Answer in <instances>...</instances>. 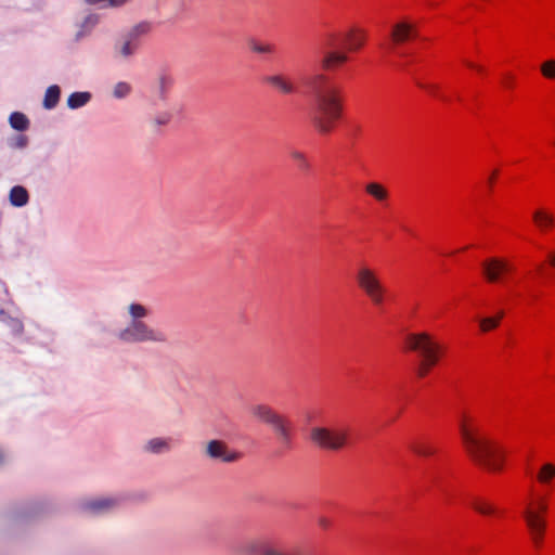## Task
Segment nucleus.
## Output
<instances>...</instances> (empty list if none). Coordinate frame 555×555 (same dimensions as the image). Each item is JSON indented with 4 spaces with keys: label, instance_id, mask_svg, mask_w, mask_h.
I'll use <instances>...</instances> for the list:
<instances>
[{
    "label": "nucleus",
    "instance_id": "obj_23",
    "mask_svg": "<svg viewBox=\"0 0 555 555\" xmlns=\"http://www.w3.org/2000/svg\"><path fill=\"white\" fill-rule=\"evenodd\" d=\"M60 93L61 90L59 86L54 85L49 87L43 100L44 107L48 109L55 107L60 100Z\"/></svg>",
    "mask_w": 555,
    "mask_h": 555
},
{
    "label": "nucleus",
    "instance_id": "obj_2",
    "mask_svg": "<svg viewBox=\"0 0 555 555\" xmlns=\"http://www.w3.org/2000/svg\"><path fill=\"white\" fill-rule=\"evenodd\" d=\"M309 86L311 90V121L320 133H331L343 116L341 90L323 74L314 75Z\"/></svg>",
    "mask_w": 555,
    "mask_h": 555
},
{
    "label": "nucleus",
    "instance_id": "obj_45",
    "mask_svg": "<svg viewBox=\"0 0 555 555\" xmlns=\"http://www.w3.org/2000/svg\"><path fill=\"white\" fill-rule=\"evenodd\" d=\"M81 36H82V34H81V33H78V34H77V39H79Z\"/></svg>",
    "mask_w": 555,
    "mask_h": 555
},
{
    "label": "nucleus",
    "instance_id": "obj_5",
    "mask_svg": "<svg viewBox=\"0 0 555 555\" xmlns=\"http://www.w3.org/2000/svg\"><path fill=\"white\" fill-rule=\"evenodd\" d=\"M547 494L530 493L524 502L521 516L535 547H541L546 532Z\"/></svg>",
    "mask_w": 555,
    "mask_h": 555
},
{
    "label": "nucleus",
    "instance_id": "obj_40",
    "mask_svg": "<svg viewBox=\"0 0 555 555\" xmlns=\"http://www.w3.org/2000/svg\"><path fill=\"white\" fill-rule=\"evenodd\" d=\"M318 524L323 529H328L330 526H331V521L326 517H320L319 520H318Z\"/></svg>",
    "mask_w": 555,
    "mask_h": 555
},
{
    "label": "nucleus",
    "instance_id": "obj_39",
    "mask_svg": "<svg viewBox=\"0 0 555 555\" xmlns=\"http://www.w3.org/2000/svg\"><path fill=\"white\" fill-rule=\"evenodd\" d=\"M514 82H515V78H514L513 75H506L504 77L503 83L505 85V87L513 88L514 87Z\"/></svg>",
    "mask_w": 555,
    "mask_h": 555
},
{
    "label": "nucleus",
    "instance_id": "obj_27",
    "mask_svg": "<svg viewBox=\"0 0 555 555\" xmlns=\"http://www.w3.org/2000/svg\"><path fill=\"white\" fill-rule=\"evenodd\" d=\"M248 46L253 52L258 54H272L275 50L273 44L261 42L256 39L249 40Z\"/></svg>",
    "mask_w": 555,
    "mask_h": 555
},
{
    "label": "nucleus",
    "instance_id": "obj_11",
    "mask_svg": "<svg viewBox=\"0 0 555 555\" xmlns=\"http://www.w3.org/2000/svg\"><path fill=\"white\" fill-rule=\"evenodd\" d=\"M417 36L416 26L408 20H401L392 25L390 31L391 42L386 46L389 52H392L396 46L401 44Z\"/></svg>",
    "mask_w": 555,
    "mask_h": 555
},
{
    "label": "nucleus",
    "instance_id": "obj_37",
    "mask_svg": "<svg viewBox=\"0 0 555 555\" xmlns=\"http://www.w3.org/2000/svg\"><path fill=\"white\" fill-rule=\"evenodd\" d=\"M171 114L170 113H160L158 114L155 119H154V122L158 126H165V125H168L171 120Z\"/></svg>",
    "mask_w": 555,
    "mask_h": 555
},
{
    "label": "nucleus",
    "instance_id": "obj_7",
    "mask_svg": "<svg viewBox=\"0 0 555 555\" xmlns=\"http://www.w3.org/2000/svg\"><path fill=\"white\" fill-rule=\"evenodd\" d=\"M119 338L126 343L166 344L169 340L168 334L164 330L152 327L142 320L132 321L119 333Z\"/></svg>",
    "mask_w": 555,
    "mask_h": 555
},
{
    "label": "nucleus",
    "instance_id": "obj_12",
    "mask_svg": "<svg viewBox=\"0 0 555 555\" xmlns=\"http://www.w3.org/2000/svg\"><path fill=\"white\" fill-rule=\"evenodd\" d=\"M266 81L282 94H292L297 91V85L294 79L285 74H275L268 76Z\"/></svg>",
    "mask_w": 555,
    "mask_h": 555
},
{
    "label": "nucleus",
    "instance_id": "obj_26",
    "mask_svg": "<svg viewBox=\"0 0 555 555\" xmlns=\"http://www.w3.org/2000/svg\"><path fill=\"white\" fill-rule=\"evenodd\" d=\"M412 451L420 456H431L436 453V448L426 441H417L411 446Z\"/></svg>",
    "mask_w": 555,
    "mask_h": 555
},
{
    "label": "nucleus",
    "instance_id": "obj_4",
    "mask_svg": "<svg viewBox=\"0 0 555 555\" xmlns=\"http://www.w3.org/2000/svg\"><path fill=\"white\" fill-rule=\"evenodd\" d=\"M404 344L406 350L416 352L421 358L415 371L418 378L426 377L443 353L442 345L427 332L408 334Z\"/></svg>",
    "mask_w": 555,
    "mask_h": 555
},
{
    "label": "nucleus",
    "instance_id": "obj_6",
    "mask_svg": "<svg viewBox=\"0 0 555 555\" xmlns=\"http://www.w3.org/2000/svg\"><path fill=\"white\" fill-rule=\"evenodd\" d=\"M354 279L358 287L373 306L380 308L385 304L388 289L376 269L369 264H360L356 271Z\"/></svg>",
    "mask_w": 555,
    "mask_h": 555
},
{
    "label": "nucleus",
    "instance_id": "obj_31",
    "mask_svg": "<svg viewBox=\"0 0 555 555\" xmlns=\"http://www.w3.org/2000/svg\"><path fill=\"white\" fill-rule=\"evenodd\" d=\"M129 314L131 315L132 321L142 320L149 315V310L140 304H131L129 306Z\"/></svg>",
    "mask_w": 555,
    "mask_h": 555
},
{
    "label": "nucleus",
    "instance_id": "obj_47",
    "mask_svg": "<svg viewBox=\"0 0 555 555\" xmlns=\"http://www.w3.org/2000/svg\"><path fill=\"white\" fill-rule=\"evenodd\" d=\"M554 145H555V139H554Z\"/></svg>",
    "mask_w": 555,
    "mask_h": 555
},
{
    "label": "nucleus",
    "instance_id": "obj_42",
    "mask_svg": "<svg viewBox=\"0 0 555 555\" xmlns=\"http://www.w3.org/2000/svg\"><path fill=\"white\" fill-rule=\"evenodd\" d=\"M499 171L498 170H493L491 176L489 177L488 181H489V184L492 185L495 181V178L498 176Z\"/></svg>",
    "mask_w": 555,
    "mask_h": 555
},
{
    "label": "nucleus",
    "instance_id": "obj_32",
    "mask_svg": "<svg viewBox=\"0 0 555 555\" xmlns=\"http://www.w3.org/2000/svg\"><path fill=\"white\" fill-rule=\"evenodd\" d=\"M151 30V25L149 23H140L131 28L127 35L133 38L134 40L140 41V37L146 35Z\"/></svg>",
    "mask_w": 555,
    "mask_h": 555
},
{
    "label": "nucleus",
    "instance_id": "obj_25",
    "mask_svg": "<svg viewBox=\"0 0 555 555\" xmlns=\"http://www.w3.org/2000/svg\"><path fill=\"white\" fill-rule=\"evenodd\" d=\"M91 99L89 92H74L69 95L67 104L70 108L75 109L86 105Z\"/></svg>",
    "mask_w": 555,
    "mask_h": 555
},
{
    "label": "nucleus",
    "instance_id": "obj_43",
    "mask_svg": "<svg viewBox=\"0 0 555 555\" xmlns=\"http://www.w3.org/2000/svg\"><path fill=\"white\" fill-rule=\"evenodd\" d=\"M25 145H26V138L20 137L18 138V142H17V146L24 147Z\"/></svg>",
    "mask_w": 555,
    "mask_h": 555
},
{
    "label": "nucleus",
    "instance_id": "obj_1",
    "mask_svg": "<svg viewBox=\"0 0 555 555\" xmlns=\"http://www.w3.org/2000/svg\"><path fill=\"white\" fill-rule=\"evenodd\" d=\"M459 431L466 453L478 466L492 473L502 470L505 451L499 442L485 434L475 416L462 414L459 420Z\"/></svg>",
    "mask_w": 555,
    "mask_h": 555
},
{
    "label": "nucleus",
    "instance_id": "obj_10",
    "mask_svg": "<svg viewBox=\"0 0 555 555\" xmlns=\"http://www.w3.org/2000/svg\"><path fill=\"white\" fill-rule=\"evenodd\" d=\"M204 454L212 461L234 463L242 457V453L231 449L223 440L212 439L205 443Z\"/></svg>",
    "mask_w": 555,
    "mask_h": 555
},
{
    "label": "nucleus",
    "instance_id": "obj_9",
    "mask_svg": "<svg viewBox=\"0 0 555 555\" xmlns=\"http://www.w3.org/2000/svg\"><path fill=\"white\" fill-rule=\"evenodd\" d=\"M481 272L489 283H505L514 272V267L505 258L491 257L482 261Z\"/></svg>",
    "mask_w": 555,
    "mask_h": 555
},
{
    "label": "nucleus",
    "instance_id": "obj_18",
    "mask_svg": "<svg viewBox=\"0 0 555 555\" xmlns=\"http://www.w3.org/2000/svg\"><path fill=\"white\" fill-rule=\"evenodd\" d=\"M250 411L256 418L269 425H271L280 415L267 404H256L251 406Z\"/></svg>",
    "mask_w": 555,
    "mask_h": 555
},
{
    "label": "nucleus",
    "instance_id": "obj_13",
    "mask_svg": "<svg viewBox=\"0 0 555 555\" xmlns=\"http://www.w3.org/2000/svg\"><path fill=\"white\" fill-rule=\"evenodd\" d=\"M278 440L282 447L288 449L292 443V423L284 416L279 415L271 424Z\"/></svg>",
    "mask_w": 555,
    "mask_h": 555
},
{
    "label": "nucleus",
    "instance_id": "obj_29",
    "mask_svg": "<svg viewBox=\"0 0 555 555\" xmlns=\"http://www.w3.org/2000/svg\"><path fill=\"white\" fill-rule=\"evenodd\" d=\"M503 318V312H500L495 317L483 318L479 321V326L482 332H489L499 326L501 319Z\"/></svg>",
    "mask_w": 555,
    "mask_h": 555
},
{
    "label": "nucleus",
    "instance_id": "obj_46",
    "mask_svg": "<svg viewBox=\"0 0 555 555\" xmlns=\"http://www.w3.org/2000/svg\"><path fill=\"white\" fill-rule=\"evenodd\" d=\"M2 459H3V455H2V453L0 452V463L2 462Z\"/></svg>",
    "mask_w": 555,
    "mask_h": 555
},
{
    "label": "nucleus",
    "instance_id": "obj_36",
    "mask_svg": "<svg viewBox=\"0 0 555 555\" xmlns=\"http://www.w3.org/2000/svg\"><path fill=\"white\" fill-rule=\"evenodd\" d=\"M417 86L428 92L430 95L439 98L441 100H446L439 92V86L435 83H424V82H417Z\"/></svg>",
    "mask_w": 555,
    "mask_h": 555
},
{
    "label": "nucleus",
    "instance_id": "obj_3",
    "mask_svg": "<svg viewBox=\"0 0 555 555\" xmlns=\"http://www.w3.org/2000/svg\"><path fill=\"white\" fill-rule=\"evenodd\" d=\"M366 31L351 28L343 35L330 34L325 38L321 66L324 70H333L348 62V52L359 51L366 41Z\"/></svg>",
    "mask_w": 555,
    "mask_h": 555
},
{
    "label": "nucleus",
    "instance_id": "obj_22",
    "mask_svg": "<svg viewBox=\"0 0 555 555\" xmlns=\"http://www.w3.org/2000/svg\"><path fill=\"white\" fill-rule=\"evenodd\" d=\"M29 195L24 186L16 185L10 191V202L13 206L22 207L28 203Z\"/></svg>",
    "mask_w": 555,
    "mask_h": 555
},
{
    "label": "nucleus",
    "instance_id": "obj_20",
    "mask_svg": "<svg viewBox=\"0 0 555 555\" xmlns=\"http://www.w3.org/2000/svg\"><path fill=\"white\" fill-rule=\"evenodd\" d=\"M171 450V439L170 438H153L149 440L144 446V451L160 454L166 453Z\"/></svg>",
    "mask_w": 555,
    "mask_h": 555
},
{
    "label": "nucleus",
    "instance_id": "obj_34",
    "mask_svg": "<svg viewBox=\"0 0 555 555\" xmlns=\"http://www.w3.org/2000/svg\"><path fill=\"white\" fill-rule=\"evenodd\" d=\"M131 92V86L127 82H118L114 88V96L117 99L126 98Z\"/></svg>",
    "mask_w": 555,
    "mask_h": 555
},
{
    "label": "nucleus",
    "instance_id": "obj_35",
    "mask_svg": "<svg viewBox=\"0 0 555 555\" xmlns=\"http://www.w3.org/2000/svg\"><path fill=\"white\" fill-rule=\"evenodd\" d=\"M89 4H101L102 7H121L129 0H86Z\"/></svg>",
    "mask_w": 555,
    "mask_h": 555
},
{
    "label": "nucleus",
    "instance_id": "obj_28",
    "mask_svg": "<svg viewBox=\"0 0 555 555\" xmlns=\"http://www.w3.org/2000/svg\"><path fill=\"white\" fill-rule=\"evenodd\" d=\"M10 124L12 128L20 131L26 130L29 126L27 117L18 112H15L10 116Z\"/></svg>",
    "mask_w": 555,
    "mask_h": 555
},
{
    "label": "nucleus",
    "instance_id": "obj_44",
    "mask_svg": "<svg viewBox=\"0 0 555 555\" xmlns=\"http://www.w3.org/2000/svg\"><path fill=\"white\" fill-rule=\"evenodd\" d=\"M550 262L553 267H555V251L550 256Z\"/></svg>",
    "mask_w": 555,
    "mask_h": 555
},
{
    "label": "nucleus",
    "instance_id": "obj_24",
    "mask_svg": "<svg viewBox=\"0 0 555 555\" xmlns=\"http://www.w3.org/2000/svg\"><path fill=\"white\" fill-rule=\"evenodd\" d=\"M172 85H173V80L171 77H169L167 75L159 76V78L157 80L156 89H157L158 96L162 101H165L167 99V94H168L169 90L171 89Z\"/></svg>",
    "mask_w": 555,
    "mask_h": 555
},
{
    "label": "nucleus",
    "instance_id": "obj_33",
    "mask_svg": "<svg viewBox=\"0 0 555 555\" xmlns=\"http://www.w3.org/2000/svg\"><path fill=\"white\" fill-rule=\"evenodd\" d=\"M291 157L296 162L299 169L308 170L310 168V164L304 153L295 150L291 152Z\"/></svg>",
    "mask_w": 555,
    "mask_h": 555
},
{
    "label": "nucleus",
    "instance_id": "obj_14",
    "mask_svg": "<svg viewBox=\"0 0 555 555\" xmlns=\"http://www.w3.org/2000/svg\"><path fill=\"white\" fill-rule=\"evenodd\" d=\"M532 221L541 233H546L555 227V216L546 208H538L532 212Z\"/></svg>",
    "mask_w": 555,
    "mask_h": 555
},
{
    "label": "nucleus",
    "instance_id": "obj_17",
    "mask_svg": "<svg viewBox=\"0 0 555 555\" xmlns=\"http://www.w3.org/2000/svg\"><path fill=\"white\" fill-rule=\"evenodd\" d=\"M118 500L114 498H99L94 500H90L83 503V508L94 513L100 514L107 511L113 509L117 506Z\"/></svg>",
    "mask_w": 555,
    "mask_h": 555
},
{
    "label": "nucleus",
    "instance_id": "obj_15",
    "mask_svg": "<svg viewBox=\"0 0 555 555\" xmlns=\"http://www.w3.org/2000/svg\"><path fill=\"white\" fill-rule=\"evenodd\" d=\"M470 507L482 516H498L501 511L489 499L480 495H475L469 501Z\"/></svg>",
    "mask_w": 555,
    "mask_h": 555
},
{
    "label": "nucleus",
    "instance_id": "obj_30",
    "mask_svg": "<svg viewBox=\"0 0 555 555\" xmlns=\"http://www.w3.org/2000/svg\"><path fill=\"white\" fill-rule=\"evenodd\" d=\"M540 72L544 78L555 80V59H548L542 62Z\"/></svg>",
    "mask_w": 555,
    "mask_h": 555
},
{
    "label": "nucleus",
    "instance_id": "obj_16",
    "mask_svg": "<svg viewBox=\"0 0 555 555\" xmlns=\"http://www.w3.org/2000/svg\"><path fill=\"white\" fill-rule=\"evenodd\" d=\"M140 47V41L134 40L127 34L115 44L116 55L122 59L131 57Z\"/></svg>",
    "mask_w": 555,
    "mask_h": 555
},
{
    "label": "nucleus",
    "instance_id": "obj_38",
    "mask_svg": "<svg viewBox=\"0 0 555 555\" xmlns=\"http://www.w3.org/2000/svg\"><path fill=\"white\" fill-rule=\"evenodd\" d=\"M464 64H465L468 68L474 69V70H476V72H477V73H479V74H482V73L485 72V68H483L481 65H478V64H476V63H474V62H472V61L465 60V61H464Z\"/></svg>",
    "mask_w": 555,
    "mask_h": 555
},
{
    "label": "nucleus",
    "instance_id": "obj_41",
    "mask_svg": "<svg viewBox=\"0 0 555 555\" xmlns=\"http://www.w3.org/2000/svg\"><path fill=\"white\" fill-rule=\"evenodd\" d=\"M96 24V18L93 16H88L85 21V27H88L89 29L92 28Z\"/></svg>",
    "mask_w": 555,
    "mask_h": 555
},
{
    "label": "nucleus",
    "instance_id": "obj_19",
    "mask_svg": "<svg viewBox=\"0 0 555 555\" xmlns=\"http://www.w3.org/2000/svg\"><path fill=\"white\" fill-rule=\"evenodd\" d=\"M554 479L555 464L550 462L543 463L537 470L535 480L544 487H551Z\"/></svg>",
    "mask_w": 555,
    "mask_h": 555
},
{
    "label": "nucleus",
    "instance_id": "obj_21",
    "mask_svg": "<svg viewBox=\"0 0 555 555\" xmlns=\"http://www.w3.org/2000/svg\"><path fill=\"white\" fill-rule=\"evenodd\" d=\"M364 189L370 196H372L380 204L386 203L389 197V193L386 186L378 182H369L365 184Z\"/></svg>",
    "mask_w": 555,
    "mask_h": 555
},
{
    "label": "nucleus",
    "instance_id": "obj_8",
    "mask_svg": "<svg viewBox=\"0 0 555 555\" xmlns=\"http://www.w3.org/2000/svg\"><path fill=\"white\" fill-rule=\"evenodd\" d=\"M349 430L345 427H313L310 438L313 443L326 450H340L348 444Z\"/></svg>",
    "mask_w": 555,
    "mask_h": 555
}]
</instances>
